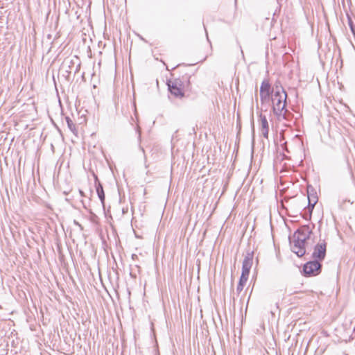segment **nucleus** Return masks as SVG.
<instances>
[{"label":"nucleus","mask_w":355,"mask_h":355,"mask_svg":"<svg viewBox=\"0 0 355 355\" xmlns=\"http://www.w3.org/2000/svg\"><path fill=\"white\" fill-rule=\"evenodd\" d=\"M95 187L98 198L100 199L101 203L104 205L105 196L103 186L101 183L98 180L97 177H96Z\"/></svg>","instance_id":"10"},{"label":"nucleus","mask_w":355,"mask_h":355,"mask_svg":"<svg viewBox=\"0 0 355 355\" xmlns=\"http://www.w3.org/2000/svg\"><path fill=\"white\" fill-rule=\"evenodd\" d=\"M308 200L309 204L307 206V210L304 211L302 215L303 218L306 220H310L311 218L312 211L314 208L315 205L318 202V197L315 196L314 189L311 187H307Z\"/></svg>","instance_id":"4"},{"label":"nucleus","mask_w":355,"mask_h":355,"mask_svg":"<svg viewBox=\"0 0 355 355\" xmlns=\"http://www.w3.org/2000/svg\"><path fill=\"white\" fill-rule=\"evenodd\" d=\"M327 252V244L324 241L322 243H318L315 245L313 254L312 258L313 260L317 259L318 262L320 263L322 260L324 259Z\"/></svg>","instance_id":"8"},{"label":"nucleus","mask_w":355,"mask_h":355,"mask_svg":"<svg viewBox=\"0 0 355 355\" xmlns=\"http://www.w3.org/2000/svg\"><path fill=\"white\" fill-rule=\"evenodd\" d=\"M189 84H190V81H189V80H188V85H189Z\"/></svg>","instance_id":"20"},{"label":"nucleus","mask_w":355,"mask_h":355,"mask_svg":"<svg viewBox=\"0 0 355 355\" xmlns=\"http://www.w3.org/2000/svg\"><path fill=\"white\" fill-rule=\"evenodd\" d=\"M248 279H243V277L239 278V284L236 287V292L239 294L243 289L244 286L245 285Z\"/></svg>","instance_id":"14"},{"label":"nucleus","mask_w":355,"mask_h":355,"mask_svg":"<svg viewBox=\"0 0 355 355\" xmlns=\"http://www.w3.org/2000/svg\"><path fill=\"white\" fill-rule=\"evenodd\" d=\"M272 89H274L272 94H276V93H277V92H278V94H287L286 92V91L284 90V87L281 85V84L279 83H275V85H274L273 87H272Z\"/></svg>","instance_id":"13"},{"label":"nucleus","mask_w":355,"mask_h":355,"mask_svg":"<svg viewBox=\"0 0 355 355\" xmlns=\"http://www.w3.org/2000/svg\"><path fill=\"white\" fill-rule=\"evenodd\" d=\"M287 97V94H278L277 92L276 94H272V110L278 119L281 118L288 119L287 114L289 111L286 109Z\"/></svg>","instance_id":"2"},{"label":"nucleus","mask_w":355,"mask_h":355,"mask_svg":"<svg viewBox=\"0 0 355 355\" xmlns=\"http://www.w3.org/2000/svg\"><path fill=\"white\" fill-rule=\"evenodd\" d=\"M348 25L355 39V24H354L352 18L347 15Z\"/></svg>","instance_id":"16"},{"label":"nucleus","mask_w":355,"mask_h":355,"mask_svg":"<svg viewBox=\"0 0 355 355\" xmlns=\"http://www.w3.org/2000/svg\"><path fill=\"white\" fill-rule=\"evenodd\" d=\"M75 64L76 62L73 60L65 59L60 67V73L67 81H70L71 79V75L73 68L75 67Z\"/></svg>","instance_id":"6"},{"label":"nucleus","mask_w":355,"mask_h":355,"mask_svg":"<svg viewBox=\"0 0 355 355\" xmlns=\"http://www.w3.org/2000/svg\"><path fill=\"white\" fill-rule=\"evenodd\" d=\"M66 122L67 123V126L69 129L75 135L77 134V130L76 128V125L73 123V121L70 119L69 116L65 117Z\"/></svg>","instance_id":"12"},{"label":"nucleus","mask_w":355,"mask_h":355,"mask_svg":"<svg viewBox=\"0 0 355 355\" xmlns=\"http://www.w3.org/2000/svg\"><path fill=\"white\" fill-rule=\"evenodd\" d=\"M322 264L317 259L306 262L302 269V274L305 277L316 276L321 272Z\"/></svg>","instance_id":"3"},{"label":"nucleus","mask_w":355,"mask_h":355,"mask_svg":"<svg viewBox=\"0 0 355 355\" xmlns=\"http://www.w3.org/2000/svg\"><path fill=\"white\" fill-rule=\"evenodd\" d=\"M254 257L253 251H248L242 263V272L241 277L243 279H248L250 269L252 266V261Z\"/></svg>","instance_id":"7"},{"label":"nucleus","mask_w":355,"mask_h":355,"mask_svg":"<svg viewBox=\"0 0 355 355\" xmlns=\"http://www.w3.org/2000/svg\"><path fill=\"white\" fill-rule=\"evenodd\" d=\"M166 84L169 92L175 98H182L184 96L183 83L181 80H168Z\"/></svg>","instance_id":"5"},{"label":"nucleus","mask_w":355,"mask_h":355,"mask_svg":"<svg viewBox=\"0 0 355 355\" xmlns=\"http://www.w3.org/2000/svg\"><path fill=\"white\" fill-rule=\"evenodd\" d=\"M76 69L74 71V73H76L78 71H79V69H80V63L77 64L76 66Z\"/></svg>","instance_id":"17"},{"label":"nucleus","mask_w":355,"mask_h":355,"mask_svg":"<svg viewBox=\"0 0 355 355\" xmlns=\"http://www.w3.org/2000/svg\"><path fill=\"white\" fill-rule=\"evenodd\" d=\"M272 94H265V93H260V101L261 103H264L266 101H268L270 98L271 99Z\"/></svg>","instance_id":"15"},{"label":"nucleus","mask_w":355,"mask_h":355,"mask_svg":"<svg viewBox=\"0 0 355 355\" xmlns=\"http://www.w3.org/2000/svg\"><path fill=\"white\" fill-rule=\"evenodd\" d=\"M135 257H137V255H136V254H132V258L133 259H135Z\"/></svg>","instance_id":"19"},{"label":"nucleus","mask_w":355,"mask_h":355,"mask_svg":"<svg viewBox=\"0 0 355 355\" xmlns=\"http://www.w3.org/2000/svg\"><path fill=\"white\" fill-rule=\"evenodd\" d=\"M259 118L261 121V134L264 138L268 139L269 133V125L267 118L265 115H263L262 114H259Z\"/></svg>","instance_id":"9"},{"label":"nucleus","mask_w":355,"mask_h":355,"mask_svg":"<svg viewBox=\"0 0 355 355\" xmlns=\"http://www.w3.org/2000/svg\"><path fill=\"white\" fill-rule=\"evenodd\" d=\"M314 227V224H312V227L310 225H304L294 232L293 235V241L291 245V248L292 252L298 257H302L306 254V245L307 241L311 239V236L313 234Z\"/></svg>","instance_id":"1"},{"label":"nucleus","mask_w":355,"mask_h":355,"mask_svg":"<svg viewBox=\"0 0 355 355\" xmlns=\"http://www.w3.org/2000/svg\"><path fill=\"white\" fill-rule=\"evenodd\" d=\"M273 91L269 81L266 79L263 80L260 87V93L272 94Z\"/></svg>","instance_id":"11"},{"label":"nucleus","mask_w":355,"mask_h":355,"mask_svg":"<svg viewBox=\"0 0 355 355\" xmlns=\"http://www.w3.org/2000/svg\"><path fill=\"white\" fill-rule=\"evenodd\" d=\"M79 193L81 196H85L84 192L82 190H79Z\"/></svg>","instance_id":"18"}]
</instances>
